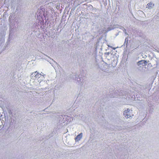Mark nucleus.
I'll return each mask as SVG.
<instances>
[{"label": "nucleus", "mask_w": 159, "mask_h": 159, "mask_svg": "<svg viewBox=\"0 0 159 159\" xmlns=\"http://www.w3.org/2000/svg\"><path fill=\"white\" fill-rule=\"evenodd\" d=\"M147 63V62L146 61L142 60L138 61V65H143V66H145L146 65Z\"/></svg>", "instance_id": "1"}, {"label": "nucleus", "mask_w": 159, "mask_h": 159, "mask_svg": "<svg viewBox=\"0 0 159 159\" xmlns=\"http://www.w3.org/2000/svg\"><path fill=\"white\" fill-rule=\"evenodd\" d=\"M82 133H81L78 135L75 138V140L76 141H79L82 138Z\"/></svg>", "instance_id": "2"}, {"label": "nucleus", "mask_w": 159, "mask_h": 159, "mask_svg": "<svg viewBox=\"0 0 159 159\" xmlns=\"http://www.w3.org/2000/svg\"><path fill=\"white\" fill-rule=\"evenodd\" d=\"M129 111H128V110L127 111H124V115L125 116V117L127 119L129 117Z\"/></svg>", "instance_id": "3"}, {"label": "nucleus", "mask_w": 159, "mask_h": 159, "mask_svg": "<svg viewBox=\"0 0 159 159\" xmlns=\"http://www.w3.org/2000/svg\"><path fill=\"white\" fill-rule=\"evenodd\" d=\"M34 73L36 74L35 75V77L36 78H39V76L40 75H41V74H40L37 71L35 72L34 73H33L32 75Z\"/></svg>", "instance_id": "4"}, {"label": "nucleus", "mask_w": 159, "mask_h": 159, "mask_svg": "<svg viewBox=\"0 0 159 159\" xmlns=\"http://www.w3.org/2000/svg\"><path fill=\"white\" fill-rule=\"evenodd\" d=\"M148 6L149 7H152V3L150 2L149 3H148Z\"/></svg>", "instance_id": "5"}, {"label": "nucleus", "mask_w": 159, "mask_h": 159, "mask_svg": "<svg viewBox=\"0 0 159 159\" xmlns=\"http://www.w3.org/2000/svg\"><path fill=\"white\" fill-rule=\"evenodd\" d=\"M111 48H112L114 50H115V49L116 48H113V47H111Z\"/></svg>", "instance_id": "6"}, {"label": "nucleus", "mask_w": 159, "mask_h": 159, "mask_svg": "<svg viewBox=\"0 0 159 159\" xmlns=\"http://www.w3.org/2000/svg\"><path fill=\"white\" fill-rule=\"evenodd\" d=\"M128 38H126L125 39V42L126 41H127V43H128Z\"/></svg>", "instance_id": "7"}]
</instances>
